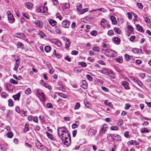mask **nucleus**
Masks as SVG:
<instances>
[{"label": "nucleus", "instance_id": "nucleus-1", "mask_svg": "<svg viewBox=\"0 0 151 151\" xmlns=\"http://www.w3.org/2000/svg\"><path fill=\"white\" fill-rule=\"evenodd\" d=\"M57 131L58 136L62 142L66 146L69 145L71 143V139L66 128L64 127H58Z\"/></svg>", "mask_w": 151, "mask_h": 151}, {"label": "nucleus", "instance_id": "nucleus-2", "mask_svg": "<svg viewBox=\"0 0 151 151\" xmlns=\"http://www.w3.org/2000/svg\"><path fill=\"white\" fill-rule=\"evenodd\" d=\"M8 18L9 22L11 23H13L14 22V19L13 16L11 11H9L7 12Z\"/></svg>", "mask_w": 151, "mask_h": 151}, {"label": "nucleus", "instance_id": "nucleus-3", "mask_svg": "<svg viewBox=\"0 0 151 151\" xmlns=\"http://www.w3.org/2000/svg\"><path fill=\"white\" fill-rule=\"evenodd\" d=\"M107 128V125L106 124H104L102 127V128L99 131V135L100 136H102L103 134L102 133H104L106 130V128Z\"/></svg>", "mask_w": 151, "mask_h": 151}, {"label": "nucleus", "instance_id": "nucleus-4", "mask_svg": "<svg viewBox=\"0 0 151 151\" xmlns=\"http://www.w3.org/2000/svg\"><path fill=\"white\" fill-rule=\"evenodd\" d=\"M52 42L56 45L60 47L62 45L61 42L57 39H53L52 40Z\"/></svg>", "mask_w": 151, "mask_h": 151}, {"label": "nucleus", "instance_id": "nucleus-5", "mask_svg": "<svg viewBox=\"0 0 151 151\" xmlns=\"http://www.w3.org/2000/svg\"><path fill=\"white\" fill-rule=\"evenodd\" d=\"M132 80L134 82L137 83L139 86H141L142 85V83L141 81L138 79L137 78L132 77L131 78Z\"/></svg>", "mask_w": 151, "mask_h": 151}, {"label": "nucleus", "instance_id": "nucleus-6", "mask_svg": "<svg viewBox=\"0 0 151 151\" xmlns=\"http://www.w3.org/2000/svg\"><path fill=\"white\" fill-rule=\"evenodd\" d=\"M109 135L112 138H114V137H115V139L117 141H120L121 140V137L118 134H109Z\"/></svg>", "mask_w": 151, "mask_h": 151}, {"label": "nucleus", "instance_id": "nucleus-7", "mask_svg": "<svg viewBox=\"0 0 151 151\" xmlns=\"http://www.w3.org/2000/svg\"><path fill=\"white\" fill-rule=\"evenodd\" d=\"M70 22L67 20L63 21L62 23V26L64 28H68L70 25Z\"/></svg>", "mask_w": 151, "mask_h": 151}, {"label": "nucleus", "instance_id": "nucleus-8", "mask_svg": "<svg viewBox=\"0 0 151 151\" xmlns=\"http://www.w3.org/2000/svg\"><path fill=\"white\" fill-rule=\"evenodd\" d=\"M133 52L135 53H139L143 54V52L142 49L137 48H133L132 50Z\"/></svg>", "mask_w": 151, "mask_h": 151}, {"label": "nucleus", "instance_id": "nucleus-9", "mask_svg": "<svg viewBox=\"0 0 151 151\" xmlns=\"http://www.w3.org/2000/svg\"><path fill=\"white\" fill-rule=\"evenodd\" d=\"M14 36L16 37L21 39H24L25 37L24 35L21 33H18L15 34H14Z\"/></svg>", "mask_w": 151, "mask_h": 151}, {"label": "nucleus", "instance_id": "nucleus-10", "mask_svg": "<svg viewBox=\"0 0 151 151\" xmlns=\"http://www.w3.org/2000/svg\"><path fill=\"white\" fill-rule=\"evenodd\" d=\"M81 86L84 89L87 88L88 84L86 81L83 80L81 82Z\"/></svg>", "mask_w": 151, "mask_h": 151}, {"label": "nucleus", "instance_id": "nucleus-11", "mask_svg": "<svg viewBox=\"0 0 151 151\" xmlns=\"http://www.w3.org/2000/svg\"><path fill=\"white\" fill-rule=\"evenodd\" d=\"M47 8L44 6H40L38 9L39 12L41 13H44L47 10Z\"/></svg>", "mask_w": 151, "mask_h": 151}, {"label": "nucleus", "instance_id": "nucleus-12", "mask_svg": "<svg viewBox=\"0 0 151 151\" xmlns=\"http://www.w3.org/2000/svg\"><path fill=\"white\" fill-rule=\"evenodd\" d=\"M122 85L124 86L125 89L129 90L130 89V87L129 86V83L127 82L126 81H124L122 83Z\"/></svg>", "mask_w": 151, "mask_h": 151}, {"label": "nucleus", "instance_id": "nucleus-13", "mask_svg": "<svg viewBox=\"0 0 151 151\" xmlns=\"http://www.w3.org/2000/svg\"><path fill=\"white\" fill-rule=\"evenodd\" d=\"M113 40L114 43L118 45L120 44L121 41L120 39L117 37L113 38Z\"/></svg>", "mask_w": 151, "mask_h": 151}, {"label": "nucleus", "instance_id": "nucleus-14", "mask_svg": "<svg viewBox=\"0 0 151 151\" xmlns=\"http://www.w3.org/2000/svg\"><path fill=\"white\" fill-rule=\"evenodd\" d=\"M96 132L95 129H90L88 131V134L90 135L94 136Z\"/></svg>", "mask_w": 151, "mask_h": 151}, {"label": "nucleus", "instance_id": "nucleus-15", "mask_svg": "<svg viewBox=\"0 0 151 151\" xmlns=\"http://www.w3.org/2000/svg\"><path fill=\"white\" fill-rule=\"evenodd\" d=\"M47 136L48 137L51 139V140L54 141L55 140V138L50 133H49L47 132H45Z\"/></svg>", "mask_w": 151, "mask_h": 151}, {"label": "nucleus", "instance_id": "nucleus-16", "mask_svg": "<svg viewBox=\"0 0 151 151\" xmlns=\"http://www.w3.org/2000/svg\"><path fill=\"white\" fill-rule=\"evenodd\" d=\"M49 23L53 27L57 23V22L55 20L52 19H50L49 21Z\"/></svg>", "mask_w": 151, "mask_h": 151}, {"label": "nucleus", "instance_id": "nucleus-17", "mask_svg": "<svg viewBox=\"0 0 151 151\" xmlns=\"http://www.w3.org/2000/svg\"><path fill=\"white\" fill-rule=\"evenodd\" d=\"M110 19L112 23L113 24H117V22L116 21V18L114 16H111V17Z\"/></svg>", "mask_w": 151, "mask_h": 151}, {"label": "nucleus", "instance_id": "nucleus-18", "mask_svg": "<svg viewBox=\"0 0 151 151\" xmlns=\"http://www.w3.org/2000/svg\"><path fill=\"white\" fill-rule=\"evenodd\" d=\"M24 5L25 7L29 9H31L32 6V4L30 2L25 3Z\"/></svg>", "mask_w": 151, "mask_h": 151}, {"label": "nucleus", "instance_id": "nucleus-19", "mask_svg": "<svg viewBox=\"0 0 151 151\" xmlns=\"http://www.w3.org/2000/svg\"><path fill=\"white\" fill-rule=\"evenodd\" d=\"M35 23L36 25L40 27H42L43 26V23L40 21H36L35 22Z\"/></svg>", "mask_w": 151, "mask_h": 151}, {"label": "nucleus", "instance_id": "nucleus-20", "mask_svg": "<svg viewBox=\"0 0 151 151\" xmlns=\"http://www.w3.org/2000/svg\"><path fill=\"white\" fill-rule=\"evenodd\" d=\"M109 70L108 69L106 68H103L101 70V72L102 73L105 75H107L109 72Z\"/></svg>", "mask_w": 151, "mask_h": 151}, {"label": "nucleus", "instance_id": "nucleus-21", "mask_svg": "<svg viewBox=\"0 0 151 151\" xmlns=\"http://www.w3.org/2000/svg\"><path fill=\"white\" fill-rule=\"evenodd\" d=\"M117 55V53L115 51L111 50L110 51V54L109 56H112L113 57H115Z\"/></svg>", "mask_w": 151, "mask_h": 151}, {"label": "nucleus", "instance_id": "nucleus-22", "mask_svg": "<svg viewBox=\"0 0 151 151\" xmlns=\"http://www.w3.org/2000/svg\"><path fill=\"white\" fill-rule=\"evenodd\" d=\"M79 124V121H77L75 122V123L73 124L72 125V128L73 129H75L77 128Z\"/></svg>", "mask_w": 151, "mask_h": 151}, {"label": "nucleus", "instance_id": "nucleus-23", "mask_svg": "<svg viewBox=\"0 0 151 151\" xmlns=\"http://www.w3.org/2000/svg\"><path fill=\"white\" fill-rule=\"evenodd\" d=\"M13 135V133L12 131H9L6 134V136L9 138H12Z\"/></svg>", "mask_w": 151, "mask_h": 151}, {"label": "nucleus", "instance_id": "nucleus-24", "mask_svg": "<svg viewBox=\"0 0 151 151\" xmlns=\"http://www.w3.org/2000/svg\"><path fill=\"white\" fill-rule=\"evenodd\" d=\"M107 75L111 77L114 79L115 77V75L114 73H113L111 71L109 70Z\"/></svg>", "mask_w": 151, "mask_h": 151}, {"label": "nucleus", "instance_id": "nucleus-25", "mask_svg": "<svg viewBox=\"0 0 151 151\" xmlns=\"http://www.w3.org/2000/svg\"><path fill=\"white\" fill-rule=\"evenodd\" d=\"M20 96V93H18L16 95H14L13 96V98L14 100H19V97Z\"/></svg>", "mask_w": 151, "mask_h": 151}, {"label": "nucleus", "instance_id": "nucleus-26", "mask_svg": "<svg viewBox=\"0 0 151 151\" xmlns=\"http://www.w3.org/2000/svg\"><path fill=\"white\" fill-rule=\"evenodd\" d=\"M17 47L20 48L22 50H23L24 49V45L20 42H18L17 45Z\"/></svg>", "mask_w": 151, "mask_h": 151}, {"label": "nucleus", "instance_id": "nucleus-27", "mask_svg": "<svg viewBox=\"0 0 151 151\" xmlns=\"http://www.w3.org/2000/svg\"><path fill=\"white\" fill-rule=\"evenodd\" d=\"M136 27L137 29L139 31H141L142 32H144V31L143 30L142 27L139 24H136Z\"/></svg>", "mask_w": 151, "mask_h": 151}, {"label": "nucleus", "instance_id": "nucleus-28", "mask_svg": "<svg viewBox=\"0 0 151 151\" xmlns=\"http://www.w3.org/2000/svg\"><path fill=\"white\" fill-rule=\"evenodd\" d=\"M116 60L117 62L121 63L122 62V56H119L116 58Z\"/></svg>", "mask_w": 151, "mask_h": 151}, {"label": "nucleus", "instance_id": "nucleus-29", "mask_svg": "<svg viewBox=\"0 0 151 151\" xmlns=\"http://www.w3.org/2000/svg\"><path fill=\"white\" fill-rule=\"evenodd\" d=\"M114 30L115 32L118 34H120L121 32L120 29L119 28L114 27Z\"/></svg>", "mask_w": 151, "mask_h": 151}, {"label": "nucleus", "instance_id": "nucleus-30", "mask_svg": "<svg viewBox=\"0 0 151 151\" xmlns=\"http://www.w3.org/2000/svg\"><path fill=\"white\" fill-rule=\"evenodd\" d=\"M51 50V48L50 46H46L45 47V50L47 52H49Z\"/></svg>", "mask_w": 151, "mask_h": 151}, {"label": "nucleus", "instance_id": "nucleus-31", "mask_svg": "<svg viewBox=\"0 0 151 151\" xmlns=\"http://www.w3.org/2000/svg\"><path fill=\"white\" fill-rule=\"evenodd\" d=\"M71 42L69 41V40L68 41L65 42V47L67 49H68L69 48V47L71 44Z\"/></svg>", "mask_w": 151, "mask_h": 151}, {"label": "nucleus", "instance_id": "nucleus-32", "mask_svg": "<svg viewBox=\"0 0 151 151\" xmlns=\"http://www.w3.org/2000/svg\"><path fill=\"white\" fill-rule=\"evenodd\" d=\"M70 4L68 3H65L64 4V5L63 7V9H69L70 7Z\"/></svg>", "mask_w": 151, "mask_h": 151}, {"label": "nucleus", "instance_id": "nucleus-33", "mask_svg": "<svg viewBox=\"0 0 151 151\" xmlns=\"http://www.w3.org/2000/svg\"><path fill=\"white\" fill-rule=\"evenodd\" d=\"M1 96L3 98H6L8 96V94L5 92H2L1 93Z\"/></svg>", "mask_w": 151, "mask_h": 151}, {"label": "nucleus", "instance_id": "nucleus-34", "mask_svg": "<svg viewBox=\"0 0 151 151\" xmlns=\"http://www.w3.org/2000/svg\"><path fill=\"white\" fill-rule=\"evenodd\" d=\"M31 93V90L29 88H27L25 91V93L27 95H29Z\"/></svg>", "mask_w": 151, "mask_h": 151}, {"label": "nucleus", "instance_id": "nucleus-35", "mask_svg": "<svg viewBox=\"0 0 151 151\" xmlns=\"http://www.w3.org/2000/svg\"><path fill=\"white\" fill-rule=\"evenodd\" d=\"M10 82L13 84H17L18 83V82L15 80L13 78H11L9 80Z\"/></svg>", "mask_w": 151, "mask_h": 151}, {"label": "nucleus", "instance_id": "nucleus-36", "mask_svg": "<svg viewBox=\"0 0 151 151\" xmlns=\"http://www.w3.org/2000/svg\"><path fill=\"white\" fill-rule=\"evenodd\" d=\"M43 86L46 88H47L49 89H51L52 88L47 83H44L43 84Z\"/></svg>", "mask_w": 151, "mask_h": 151}, {"label": "nucleus", "instance_id": "nucleus-37", "mask_svg": "<svg viewBox=\"0 0 151 151\" xmlns=\"http://www.w3.org/2000/svg\"><path fill=\"white\" fill-rule=\"evenodd\" d=\"M80 106V104L78 102H77L75 106L74 107V109H78L79 108Z\"/></svg>", "mask_w": 151, "mask_h": 151}, {"label": "nucleus", "instance_id": "nucleus-38", "mask_svg": "<svg viewBox=\"0 0 151 151\" xmlns=\"http://www.w3.org/2000/svg\"><path fill=\"white\" fill-rule=\"evenodd\" d=\"M90 34L91 35L95 36L97 35V32L96 30H93L91 32Z\"/></svg>", "mask_w": 151, "mask_h": 151}, {"label": "nucleus", "instance_id": "nucleus-39", "mask_svg": "<svg viewBox=\"0 0 151 151\" xmlns=\"http://www.w3.org/2000/svg\"><path fill=\"white\" fill-rule=\"evenodd\" d=\"M8 104L9 106H13L14 104L12 100L11 99H9L8 100Z\"/></svg>", "mask_w": 151, "mask_h": 151}, {"label": "nucleus", "instance_id": "nucleus-40", "mask_svg": "<svg viewBox=\"0 0 151 151\" xmlns=\"http://www.w3.org/2000/svg\"><path fill=\"white\" fill-rule=\"evenodd\" d=\"M118 128V127L117 126H113L110 127V129L112 130H117Z\"/></svg>", "mask_w": 151, "mask_h": 151}, {"label": "nucleus", "instance_id": "nucleus-41", "mask_svg": "<svg viewBox=\"0 0 151 151\" xmlns=\"http://www.w3.org/2000/svg\"><path fill=\"white\" fill-rule=\"evenodd\" d=\"M29 126L27 124H26L25 126V128L24 129V132H26L29 130Z\"/></svg>", "mask_w": 151, "mask_h": 151}, {"label": "nucleus", "instance_id": "nucleus-42", "mask_svg": "<svg viewBox=\"0 0 151 151\" xmlns=\"http://www.w3.org/2000/svg\"><path fill=\"white\" fill-rule=\"evenodd\" d=\"M86 77L90 81H91L93 80V78L92 77L89 75L87 74L86 76Z\"/></svg>", "mask_w": 151, "mask_h": 151}, {"label": "nucleus", "instance_id": "nucleus-43", "mask_svg": "<svg viewBox=\"0 0 151 151\" xmlns=\"http://www.w3.org/2000/svg\"><path fill=\"white\" fill-rule=\"evenodd\" d=\"M39 95L40 96V97H41V98L43 99V100H44L45 99V95H44L43 93L41 92L39 93Z\"/></svg>", "mask_w": 151, "mask_h": 151}, {"label": "nucleus", "instance_id": "nucleus-44", "mask_svg": "<svg viewBox=\"0 0 151 151\" xmlns=\"http://www.w3.org/2000/svg\"><path fill=\"white\" fill-rule=\"evenodd\" d=\"M39 119L42 122H44L45 121V117L42 116H40L39 117Z\"/></svg>", "mask_w": 151, "mask_h": 151}, {"label": "nucleus", "instance_id": "nucleus-45", "mask_svg": "<svg viewBox=\"0 0 151 151\" xmlns=\"http://www.w3.org/2000/svg\"><path fill=\"white\" fill-rule=\"evenodd\" d=\"M111 50H109L107 49H106L104 50L105 52V53L106 55L109 56Z\"/></svg>", "mask_w": 151, "mask_h": 151}, {"label": "nucleus", "instance_id": "nucleus-46", "mask_svg": "<svg viewBox=\"0 0 151 151\" xmlns=\"http://www.w3.org/2000/svg\"><path fill=\"white\" fill-rule=\"evenodd\" d=\"M123 124V121L121 119H119L117 123V124L119 126L122 125Z\"/></svg>", "mask_w": 151, "mask_h": 151}, {"label": "nucleus", "instance_id": "nucleus-47", "mask_svg": "<svg viewBox=\"0 0 151 151\" xmlns=\"http://www.w3.org/2000/svg\"><path fill=\"white\" fill-rule=\"evenodd\" d=\"M55 31L56 33L59 34H60L61 33V30L59 29L57 27H55Z\"/></svg>", "mask_w": 151, "mask_h": 151}, {"label": "nucleus", "instance_id": "nucleus-48", "mask_svg": "<svg viewBox=\"0 0 151 151\" xmlns=\"http://www.w3.org/2000/svg\"><path fill=\"white\" fill-rule=\"evenodd\" d=\"M88 8L83 9L81 11L80 13L81 14H83L85 12L88 11Z\"/></svg>", "mask_w": 151, "mask_h": 151}, {"label": "nucleus", "instance_id": "nucleus-49", "mask_svg": "<svg viewBox=\"0 0 151 151\" xmlns=\"http://www.w3.org/2000/svg\"><path fill=\"white\" fill-rule=\"evenodd\" d=\"M125 59L127 61H129L130 59V56L128 54H125L124 55Z\"/></svg>", "mask_w": 151, "mask_h": 151}, {"label": "nucleus", "instance_id": "nucleus-50", "mask_svg": "<svg viewBox=\"0 0 151 151\" xmlns=\"http://www.w3.org/2000/svg\"><path fill=\"white\" fill-rule=\"evenodd\" d=\"M46 106L48 108L52 109L53 108V106L50 103H47L46 104Z\"/></svg>", "mask_w": 151, "mask_h": 151}, {"label": "nucleus", "instance_id": "nucleus-51", "mask_svg": "<svg viewBox=\"0 0 151 151\" xmlns=\"http://www.w3.org/2000/svg\"><path fill=\"white\" fill-rule=\"evenodd\" d=\"M149 131L147 128H144L142 129L141 131L142 133H147Z\"/></svg>", "mask_w": 151, "mask_h": 151}, {"label": "nucleus", "instance_id": "nucleus-52", "mask_svg": "<svg viewBox=\"0 0 151 151\" xmlns=\"http://www.w3.org/2000/svg\"><path fill=\"white\" fill-rule=\"evenodd\" d=\"M143 18L146 23H149L150 22V20L147 17H144Z\"/></svg>", "mask_w": 151, "mask_h": 151}, {"label": "nucleus", "instance_id": "nucleus-53", "mask_svg": "<svg viewBox=\"0 0 151 151\" xmlns=\"http://www.w3.org/2000/svg\"><path fill=\"white\" fill-rule=\"evenodd\" d=\"M114 34L113 31L112 30H110L108 31V35L110 36H112Z\"/></svg>", "mask_w": 151, "mask_h": 151}, {"label": "nucleus", "instance_id": "nucleus-54", "mask_svg": "<svg viewBox=\"0 0 151 151\" xmlns=\"http://www.w3.org/2000/svg\"><path fill=\"white\" fill-rule=\"evenodd\" d=\"M12 114V111L9 110L8 112L7 113L6 116L7 117H9Z\"/></svg>", "mask_w": 151, "mask_h": 151}, {"label": "nucleus", "instance_id": "nucleus-55", "mask_svg": "<svg viewBox=\"0 0 151 151\" xmlns=\"http://www.w3.org/2000/svg\"><path fill=\"white\" fill-rule=\"evenodd\" d=\"M101 88L102 90L106 92H108L109 91L108 89L104 86H102L101 87Z\"/></svg>", "mask_w": 151, "mask_h": 151}, {"label": "nucleus", "instance_id": "nucleus-56", "mask_svg": "<svg viewBox=\"0 0 151 151\" xmlns=\"http://www.w3.org/2000/svg\"><path fill=\"white\" fill-rule=\"evenodd\" d=\"M22 14L27 19H28L29 18V17L27 14L24 12H23L22 13Z\"/></svg>", "mask_w": 151, "mask_h": 151}, {"label": "nucleus", "instance_id": "nucleus-57", "mask_svg": "<svg viewBox=\"0 0 151 151\" xmlns=\"http://www.w3.org/2000/svg\"><path fill=\"white\" fill-rule=\"evenodd\" d=\"M101 25L102 26H104V25L103 24H102V23H103V24L106 23L107 22V21L106 20L104 19H102L101 21Z\"/></svg>", "mask_w": 151, "mask_h": 151}, {"label": "nucleus", "instance_id": "nucleus-58", "mask_svg": "<svg viewBox=\"0 0 151 151\" xmlns=\"http://www.w3.org/2000/svg\"><path fill=\"white\" fill-rule=\"evenodd\" d=\"M128 29L131 32H132L134 31V29L133 27L130 25H128Z\"/></svg>", "mask_w": 151, "mask_h": 151}, {"label": "nucleus", "instance_id": "nucleus-59", "mask_svg": "<svg viewBox=\"0 0 151 151\" xmlns=\"http://www.w3.org/2000/svg\"><path fill=\"white\" fill-rule=\"evenodd\" d=\"M33 120L34 122L36 123H38V122L37 117V116H35V117H33Z\"/></svg>", "mask_w": 151, "mask_h": 151}, {"label": "nucleus", "instance_id": "nucleus-60", "mask_svg": "<svg viewBox=\"0 0 151 151\" xmlns=\"http://www.w3.org/2000/svg\"><path fill=\"white\" fill-rule=\"evenodd\" d=\"M137 6L140 9H142L143 7V6L141 3H137Z\"/></svg>", "mask_w": 151, "mask_h": 151}, {"label": "nucleus", "instance_id": "nucleus-61", "mask_svg": "<svg viewBox=\"0 0 151 151\" xmlns=\"http://www.w3.org/2000/svg\"><path fill=\"white\" fill-rule=\"evenodd\" d=\"M130 106H131L130 105H129L128 104H127L125 105V106L124 108L125 109H128L130 108Z\"/></svg>", "mask_w": 151, "mask_h": 151}, {"label": "nucleus", "instance_id": "nucleus-62", "mask_svg": "<svg viewBox=\"0 0 151 151\" xmlns=\"http://www.w3.org/2000/svg\"><path fill=\"white\" fill-rule=\"evenodd\" d=\"M82 9V6L81 4H80L77 7V9L79 11H81Z\"/></svg>", "mask_w": 151, "mask_h": 151}, {"label": "nucleus", "instance_id": "nucleus-63", "mask_svg": "<svg viewBox=\"0 0 151 151\" xmlns=\"http://www.w3.org/2000/svg\"><path fill=\"white\" fill-rule=\"evenodd\" d=\"M104 103L106 105L108 106H109L111 105V103L110 102H108L107 101H105L104 102Z\"/></svg>", "mask_w": 151, "mask_h": 151}, {"label": "nucleus", "instance_id": "nucleus-64", "mask_svg": "<svg viewBox=\"0 0 151 151\" xmlns=\"http://www.w3.org/2000/svg\"><path fill=\"white\" fill-rule=\"evenodd\" d=\"M65 59L67 60H68L69 62H70L71 61V58L69 57L68 55H66L65 57Z\"/></svg>", "mask_w": 151, "mask_h": 151}]
</instances>
